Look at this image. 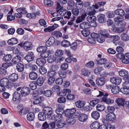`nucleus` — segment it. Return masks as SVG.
I'll list each match as a JSON object with an SVG mask.
<instances>
[{
	"mask_svg": "<svg viewBox=\"0 0 129 129\" xmlns=\"http://www.w3.org/2000/svg\"><path fill=\"white\" fill-rule=\"evenodd\" d=\"M52 35L56 38H59L62 36V34L60 31H55L52 32Z\"/></svg>",
	"mask_w": 129,
	"mask_h": 129,
	"instance_id": "e433bc0d",
	"label": "nucleus"
},
{
	"mask_svg": "<svg viewBox=\"0 0 129 129\" xmlns=\"http://www.w3.org/2000/svg\"><path fill=\"white\" fill-rule=\"evenodd\" d=\"M17 71L19 72H22L24 70V66L23 64L21 63H18L16 66Z\"/></svg>",
	"mask_w": 129,
	"mask_h": 129,
	"instance_id": "473e14b6",
	"label": "nucleus"
},
{
	"mask_svg": "<svg viewBox=\"0 0 129 129\" xmlns=\"http://www.w3.org/2000/svg\"><path fill=\"white\" fill-rule=\"evenodd\" d=\"M119 74L120 76H125L124 77L128 75H127L128 74L127 71L125 70L119 71Z\"/></svg>",
	"mask_w": 129,
	"mask_h": 129,
	"instance_id": "bf43d9fd",
	"label": "nucleus"
},
{
	"mask_svg": "<svg viewBox=\"0 0 129 129\" xmlns=\"http://www.w3.org/2000/svg\"><path fill=\"white\" fill-rule=\"evenodd\" d=\"M107 61V60L104 58H100L97 61V63L98 64L101 65L104 64Z\"/></svg>",
	"mask_w": 129,
	"mask_h": 129,
	"instance_id": "6e6d98bb",
	"label": "nucleus"
},
{
	"mask_svg": "<svg viewBox=\"0 0 129 129\" xmlns=\"http://www.w3.org/2000/svg\"><path fill=\"white\" fill-rule=\"evenodd\" d=\"M106 81V79L104 78H99L96 79V83L98 86H102L105 84Z\"/></svg>",
	"mask_w": 129,
	"mask_h": 129,
	"instance_id": "dca6fc26",
	"label": "nucleus"
},
{
	"mask_svg": "<svg viewBox=\"0 0 129 129\" xmlns=\"http://www.w3.org/2000/svg\"><path fill=\"white\" fill-rule=\"evenodd\" d=\"M46 115L44 112H40L38 115L39 119L40 121H44L46 118Z\"/></svg>",
	"mask_w": 129,
	"mask_h": 129,
	"instance_id": "bb28decb",
	"label": "nucleus"
},
{
	"mask_svg": "<svg viewBox=\"0 0 129 129\" xmlns=\"http://www.w3.org/2000/svg\"><path fill=\"white\" fill-rule=\"evenodd\" d=\"M87 13L83 9H82L80 11V16L77 18L76 20L77 23H80L84 20L86 17L87 16Z\"/></svg>",
	"mask_w": 129,
	"mask_h": 129,
	"instance_id": "f257e3e1",
	"label": "nucleus"
},
{
	"mask_svg": "<svg viewBox=\"0 0 129 129\" xmlns=\"http://www.w3.org/2000/svg\"><path fill=\"white\" fill-rule=\"evenodd\" d=\"M0 84L9 89L12 87L8 79L6 78H3L0 80Z\"/></svg>",
	"mask_w": 129,
	"mask_h": 129,
	"instance_id": "7ed1b4c3",
	"label": "nucleus"
},
{
	"mask_svg": "<svg viewBox=\"0 0 129 129\" xmlns=\"http://www.w3.org/2000/svg\"><path fill=\"white\" fill-rule=\"evenodd\" d=\"M38 75L37 73L34 72H31L29 74V78L31 80H34L37 79Z\"/></svg>",
	"mask_w": 129,
	"mask_h": 129,
	"instance_id": "cd10ccee",
	"label": "nucleus"
},
{
	"mask_svg": "<svg viewBox=\"0 0 129 129\" xmlns=\"http://www.w3.org/2000/svg\"><path fill=\"white\" fill-rule=\"evenodd\" d=\"M76 111V109L74 108H73L71 109H67L65 111V114L66 116H68L70 115L73 116Z\"/></svg>",
	"mask_w": 129,
	"mask_h": 129,
	"instance_id": "9d476101",
	"label": "nucleus"
},
{
	"mask_svg": "<svg viewBox=\"0 0 129 129\" xmlns=\"http://www.w3.org/2000/svg\"><path fill=\"white\" fill-rule=\"evenodd\" d=\"M25 59L28 62L32 61L34 59V53L32 51L28 52L27 54L24 57Z\"/></svg>",
	"mask_w": 129,
	"mask_h": 129,
	"instance_id": "423d86ee",
	"label": "nucleus"
},
{
	"mask_svg": "<svg viewBox=\"0 0 129 129\" xmlns=\"http://www.w3.org/2000/svg\"><path fill=\"white\" fill-rule=\"evenodd\" d=\"M121 39L124 41H128L129 39V36L126 34L123 33L121 36Z\"/></svg>",
	"mask_w": 129,
	"mask_h": 129,
	"instance_id": "864d4df0",
	"label": "nucleus"
},
{
	"mask_svg": "<svg viewBox=\"0 0 129 129\" xmlns=\"http://www.w3.org/2000/svg\"><path fill=\"white\" fill-rule=\"evenodd\" d=\"M97 17L99 23H103L106 22L105 15L104 14H100L97 16Z\"/></svg>",
	"mask_w": 129,
	"mask_h": 129,
	"instance_id": "0eeeda50",
	"label": "nucleus"
},
{
	"mask_svg": "<svg viewBox=\"0 0 129 129\" xmlns=\"http://www.w3.org/2000/svg\"><path fill=\"white\" fill-rule=\"evenodd\" d=\"M71 91L70 89H64L63 91L57 93V94L60 95L61 96H65L66 95L67 93H70Z\"/></svg>",
	"mask_w": 129,
	"mask_h": 129,
	"instance_id": "5701e85b",
	"label": "nucleus"
},
{
	"mask_svg": "<svg viewBox=\"0 0 129 129\" xmlns=\"http://www.w3.org/2000/svg\"><path fill=\"white\" fill-rule=\"evenodd\" d=\"M126 28L124 27H117L115 28V32L119 33L125 31Z\"/></svg>",
	"mask_w": 129,
	"mask_h": 129,
	"instance_id": "09e8293b",
	"label": "nucleus"
},
{
	"mask_svg": "<svg viewBox=\"0 0 129 129\" xmlns=\"http://www.w3.org/2000/svg\"><path fill=\"white\" fill-rule=\"evenodd\" d=\"M52 120H55L56 121L61 120L63 118L62 114H57L54 118H50Z\"/></svg>",
	"mask_w": 129,
	"mask_h": 129,
	"instance_id": "4d7b16f0",
	"label": "nucleus"
},
{
	"mask_svg": "<svg viewBox=\"0 0 129 129\" xmlns=\"http://www.w3.org/2000/svg\"><path fill=\"white\" fill-rule=\"evenodd\" d=\"M27 117L28 120L31 121H32L35 118L34 114L33 112H30L27 114Z\"/></svg>",
	"mask_w": 129,
	"mask_h": 129,
	"instance_id": "c9c22d12",
	"label": "nucleus"
},
{
	"mask_svg": "<svg viewBox=\"0 0 129 129\" xmlns=\"http://www.w3.org/2000/svg\"><path fill=\"white\" fill-rule=\"evenodd\" d=\"M98 33L106 38H109L110 36L108 32L106 30H100L98 31Z\"/></svg>",
	"mask_w": 129,
	"mask_h": 129,
	"instance_id": "412c9836",
	"label": "nucleus"
},
{
	"mask_svg": "<svg viewBox=\"0 0 129 129\" xmlns=\"http://www.w3.org/2000/svg\"><path fill=\"white\" fill-rule=\"evenodd\" d=\"M124 79L126 80L124 83L123 87L124 88H127L129 89V75H127L124 77Z\"/></svg>",
	"mask_w": 129,
	"mask_h": 129,
	"instance_id": "c85d7f7f",
	"label": "nucleus"
},
{
	"mask_svg": "<svg viewBox=\"0 0 129 129\" xmlns=\"http://www.w3.org/2000/svg\"><path fill=\"white\" fill-rule=\"evenodd\" d=\"M43 112L46 115L49 116L52 113V108L49 107H46L44 108Z\"/></svg>",
	"mask_w": 129,
	"mask_h": 129,
	"instance_id": "1a4fd4ad",
	"label": "nucleus"
},
{
	"mask_svg": "<svg viewBox=\"0 0 129 129\" xmlns=\"http://www.w3.org/2000/svg\"><path fill=\"white\" fill-rule=\"evenodd\" d=\"M75 4V3L73 1L69 2L68 3L67 9L68 10L72 9Z\"/></svg>",
	"mask_w": 129,
	"mask_h": 129,
	"instance_id": "a19ab883",
	"label": "nucleus"
},
{
	"mask_svg": "<svg viewBox=\"0 0 129 129\" xmlns=\"http://www.w3.org/2000/svg\"><path fill=\"white\" fill-rule=\"evenodd\" d=\"M109 38L111 39L114 43V42L119 40L120 39V37L117 35L110 36Z\"/></svg>",
	"mask_w": 129,
	"mask_h": 129,
	"instance_id": "13d9d810",
	"label": "nucleus"
},
{
	"mask_svg": "<svg viewBox=\"0 0 129 129\" xmlns=\"http://www.w3.org/2000/svg\"><path fill=\"white\" fill-rule=\"evenodd\" d=\"M44 3L45 5L49 7L52 6L53 5V2L51 0H44Z\"/></svg>",
	"mask_w": 129,
	"mask_h": 129,
	"instance_id": "49530a36",
	"label": "nucleus"
},
{
	"mask_svg": "<svg viewBox=\"0 0 129 129\" xmlns=\"http://www.w3.org/2000/svg\"><path fill=\"white\" fill-rule=\"evenodd\" d=\"M30 90V89L27 87L22 88L21 90V95L23 96H27L29 93Z\"/></svg>",
	"mask_w": 129,
	"mask_h": 129,
	"instance_id": "39448f33",
	"label": "nucleus"
},
{
	"mask_svg": "<svg viewBox=\"0 0 129 129\" xmlns=\"http://www.w3.org/2000/svg\"><path fill=\"white\" fill-rule=\"evenodd\" d=\"M46 60L45 58H38L36 61V63L39 66H42L46 63Z\"/></svg>",
	"mask_w": 129,
	"mask_h": 129,
	"instance_id": "ddd939ff",
	"label": "nucleus"
},
{
	"mask_svg": "<svg viewBox=\"0 0 129 129\" xmlns=\"http://www.w3.org/2000/svg\"><path fill=\"white\" fill-rule=\"evenodd\" d=\"M66 101V98L63 96H61L58 98L57 100V101L58 103H64Z\"/></svg>",
	"mask_w": 129,
	"mask_h": 129,
	"instance_id": "774afa93",
	"label": "nucleus"
},
{
	"mask_svg": "<svg viewBox=\"0 0 129 129\" xmlns=\"http://www.w3.org/2000/svg\"><path fill=\"white\" fill-rule=\"evenodd\" d=\"M81 72L82 74L84 76H88L90 74L89 71L85 69H83Z\"/></svg>",
	"mask_w": 129,
	"mask_h": 129,
	"instance_id": "79ce46f5",
	"label": "nucleus"
},
{
	"mask_svg": "<svg viewBox=\"0 0 129 129\" xmlns=\"http://www.w3.org/2000/svg\"><path fill=\"white\" fill-rule=\"evenodd\" d=\"M21 60V57L19 55H17L13 58L11 60V63L12 64H15L19 62Z\"/></svg>",
	"mask_w": 129,
	"mask_h": 129,
	"instance_id": "6ab92c4d",
	"label": "nucleus"
},
{
	"mask_svg": "<svg viewBox=\"0 0 129 129\" xmlns=\"http://www.w3.org/2000/svg\"><path fill=\"white\" fill-rule=\"evenodd\" d=\"M16 11L18 13L21 14H26L27 13V11L25 10L24 8H20L17 9Z\"/></svg>",
	"mask_w": 129,
	"mask_h": 129,
	"instance_id": "ea45409f",
	"label": "nucleus"
},
{
	"mask_svg": "<svg viewBox=\"0 0 129 129\" xmlns=\"http://www.w3.org/2000/svg\"><path fill=\"white\" fill-rule=\"evenodd\" d=\"M87 20L88 22L91 23L92 26L95 27L97 26L96 18L94 16L91 15H89L87 17Z\"/></svg>",
	"mask_w": 129,
	"mask_h": 129,
	"instance_id": "f03ea898",
	"label": "nucleus"
},
{
	"mask_svg": "<svg viewBox=\"0 0 129 129\" xmlns=\"http://www.w3.org/2000/svg\"><path fill=\"white\" fill-rule=\"evenodd\" d=\"M96 110L99 111H102L105 110V106L103 105L98 104L96 107Z\"/></svg>",
	"mask_w": 129,
	"mask_h": 129,
	"instance_id": "8fccbe9b",
	"label": "nucleus"
},
{
	"mask_svg": "<svg viewBox=\"0 0 129 129\" xmlns=\"http://www.w3.org/2000/svg\"><path fill=\"white\" fill-rule=\"evenodd\" d=\"M56 75V72L51 70L48 72L47 74L48 76L49 77H54Z\"/></svg>",
	"mask_w": 129,
	"mask_h": 129,
	"instance_id": "680f3d73",
	"label": "nucleus"
},
{
	"mask_svg": "<svg viewBox=\"0 0 129 129\" xmlns=\"http://www.w3.org/2000/svg\"><path fill=\"white\" fill-rule=\"evenodd\" d=\"M66 116L67 117L66 121L68 123L71 124H73L75 123V120L74 119V117L73 116L70 115Z\"/></svg>",
	"mask_w": 129,
	"mask_h": 129,
	"instance_id": "393cba45",
	"label": "nucleus"
},
{
	"mask_svg": "<svg viewBox=\"0 0 129 129\" xmlns=\"http://www.w3.org/2000/svg\"><path fill=\"white\" fill-rule=\"evenodd\" d=\"M65 123L62 120L58 121L56 122L57 126L59 128H62L64 126Z\"/></svg>",
	"mask_w": 129,
	"mask_h": 129,
	"instance_id": "de8ad7c7",
	"label": "nucleus"
},
{
	"mask_svg": "<svg viewBox=\"0 0 129 129\" xmlns=\"http://www.w3.org/2000/svg\"><path fill=\"white\" fill-rule=\"evenodd\" d=\"M120 91L123 93L127 94H129V89L127 88H124V87L121 88L120 89Z\"/></svg>",
	"mask_w": 129,
	"mask_h": 129,
	"instance_id": "5fc2aeb1",
	"label": "nucleus"
},
{
	"mask_svg": "<svg viewBox=\"0 0 129 129\" xmlns=\"http://www.w3.org/2000/svg\"><path fill=\"white\" fill-rule=\"evenodd\" d=\"M12 58V55L10 54H8L7 55L4 57L3 60L5 62H8L10 61Z\"/></svg>",
	"mask_w": 129,
	"mask_h": 129,
	"instance_id": "a18cd8bd",
	"label": "nucleus"
},
{
	"mask_svg": "<svg viewBox=\"0 0 129 129\" xmlns=\"http://www.w3.org/2000/svg\"><path fill=\"white\" fill-rule=\"evenodd\" d=\"M19 44L20 46H22L23 47L24 49L26 51L29 50H31L33 47V45L32 43L29 42H24L22 45Z\"/></svg>",
	"mask_w": 129,
	"mask_h": 129,
	"instance_id": "20e7f679",
	"label": "nucleus"
},
{
	"mask_svg": "<svg viewBox=\"0 0 129 129\" xmlns=\"http://www.w3.org/2000/svg\"><path fill=\"white\" fill-rule=\"evenodd\" d=\"M88 118V116L85 114H79L78 117L79 120L81 122H84L86 121Z\"/></svg>",
	"mask_w": 129,
	"mask_h": 129,
	"instance_id": "f3484780",
	"label": "nucleus"
},
{
	"mask_svg": "<svg viewBox=\"0 0 129 129\" xmlns=\"http://www.w3.org/2000/svg\"><path fill=\"white\" fill-rule=\"evenodd\" d=\"M99 126V123L96 121H95L90 124V127L91 129H98Z\"/></svg>",
	"mask_w": 129,
	"mask_h": 129,
	"instance_id": "72a5a7b5",
	"label": "nucleus"
},
{
	"mask_svg": "<svg viewBox=\"0 0 129 129\" xmlns=\"http://www.w3.org/2000/svg\"><path fill=\"white\" fill-rule=\"evenodd\" d=\"M50 53V51H43L41 54L40 56L42 58H45L47 57Z\"/></svg>",
	"mask_w": 129,
	"mask_h": 129,
	"instance_id": "58836bf2",
	"label": "nucleus"
},
{
	"mask_svg": "<svg viewBox=\"0 0 129 129\" xmlns=\"http://www.w3.org/2000/svg\"><path fill=\"white\" fill-rule=\"evenodd\" d=\"M91 115L93 118L95 120H97L100 117V114L97 111H93L91 113Z\"/></svg>",
	"mask_w": 129,
	"mask_h": 129,
	"instance_id": "a878e982",
	"label": "nucleus"
},
{
	"mask_svg": "<svg viewBox=\"0 0 129 129\" xmlns=\"http://www.w3.org/2000/svg\"><path fill=\"white\" fill-rule=\"evenodd\" d=\"M91 26L88 22H84L80 24L79 27L81 29H85L90 28Z\"/></svg>",
	"mask_w": 129,
	"mask_h": 129,
	"instance_id": "2eb2a0df",
	"label": "nucleus"
},
{
	"mask_svg": "<svg viewBox=\"0 0 129 129\" xmlns=\"http://www.w3.org/2000/svg\"><path fill=\"white\" fill-rule=\"evenodd\" d=\"M70 44V43L69 41L65 40H63L61 43L62 46L64 47H68Z\"/></svg>",
	"mask_w": 129,
	"mask_h": 129,
	"instance_id": "37998d69",
	"label": "nucleus"
},
{
	"mask_svg": "<svg viewBox=\"0 0 129 129\" xmlns=\"http://www.w3.org/2000/svg\"><path fill=\"white\" fill-rule=\"evenodd\" d=\"M52 93V91L50 90H48L44 91V94L47 97H49L51 96Z\"/></svg>",
	"mask_w": 129,
	"mask_h": 129,
	"instance_id": "e2e57ef3",
	"label": "nucleus"
},
{
	"mask_svg": "<svg viewBox=\"0 0 129 129\" xmlns=\"http://www.w3.org/2000/svg\"><path fill=\"white\" fill-rule=\"evenodd\" d=\"M55 39L53 37H50L46 42V45L48 47L52 46L55 43Z\"/></svg>",
	"mask_w": 129,
	"mask_h": 129,
	"instance_id": "f8f14e48",
	"label": "nucleus"
},
{
	"mask_svg": "<svg viewBox=\"0 0 129 129\" xmlns=\"http://www.w3.org/2000/svg\"><path fill=\"white\" fill-rule=\"evenodd\" d=\"M21 95L20 93L17 91L14 92L13 95V100L14 101L18 100L20 97Z\"/></svg>",
	"mask_w": 129,
	"mask_h": 129,
	"instance_id": "7c9ffc66",
	"label": "nucleus"
},
{
	"mask_svg": "<svg viewBox=\"0 0 129 129\" xmlns=\"http://www.w3.org/2000/svg\"><path fill=\"white\" fill-rule=\"evenodd\" d=\"M29 85L32 90H34L37 88V85L36 83H35L34 81H33L30 83Z\"/></svg>",
	"mask_w": 129,
	"mask_h": 129,
	"instance_id": "0e129e2a",
	"label": "nucleus"
},
{
	"mask_svg": "<svg viewBox=\"0 0 129 129\" xmlns=\"http://www.w3.org/2000/svg\"><path fill=\"white\" fill-rule=\"evenodd\" d=\"M103 69V68L102 67H98L94 70V73L96 74H98Z\"/></svg>",
	"mask_w": 129,
	"mask_h": 129,
	"instance_id": "3c124183",
	"label": "nucleus"
},
{
	"mask_svg": "<svg viewBox=\"0 0 129 129\" xmlns=\"http://www.w3.org/2000/svg\"><path fill=\"white\" fill-rule=\"evenodd\" d=\"M9 78L13 82L16 81L18 78V75L15 73H13L9 76Z\"/></svg>",
	"mask_w": 129,
	"mask_h": 129,
	"instance_id": "b1692460",
	"label": "nucleus"
},
{
	"mask_svg": "<svg viewBox=\"0 0 129 129\" xmlns=\"http://www.w3.org/2000/svg\"><path fill=\"white\" fill-rule=\"evenodd\" d=\"M39 14V13H37L35 14L28 13L27 14L26 17L29 19H34L35 18L36 15Z\"/></svg>",
	"mask_w": 129,
	"mask_h": 129,
	"instance_id": "c03bdc74",
	"label": "nucleus"
},
{
	"mask_svg": "<svg viewBox=\"0 0 129 129\" xmlns=\"http://www.w3.org/2000/svg\"><path fill=\"white\" fill-rule=\"evenodd\" d=\"M46 79V77L45 76L39 77L37 80L36 84L39 86H42L44 82Z\"/></svg>",
	"mask_w": 129,
	"mask_h": 129,
	"instance_id": "9b49d317",
	"label": "nucleus"
},
{
	"mask_svg": "<svg viewBox=\"0 0 129 129\" xmlns=\"http://www.w3.org/2000/svg\"><path fill=\"white\" fill-rule=\"evenodd\" d=\"M85 104V102L82 101H78L75 102V105L76 106L79 108L83 107Z\"/></svg>",
	"mask_w": 129,
	"mask_h": 129,
	"instance_id": "c756f323",
	"label": "nucleus"
},
{
	"mask_svg": "<svg viewBox=\"0 0 129 129\" xmlns=\"http://www.w3.org/2000/svg\"><path fill=\"white\" fill-rule=\"evenodd\" d=\"M106 118L108 121H113L116 119L115 114L113 113H109L106 116Z\"/></svg>",
	"mask_w": 129,
	"mask_h": 129,
	"instance_id": "a211bd4d",
	"label": "nucleus"
},
{
	"mask_svg": "<svg viewBox=\"0 0 129 129\" xmlns=\"http://www.w3.org/2000/svg\"><path fill=\"white\" fill-rule=\"evenodd\" d=\"M124 101L125 100L123 98H118L116 100V102L118 106H123Z\"/></svg>",
	"mask_w": 129,
	"mask_h": 129,
	"instance_id": "4c0bfd02",
	"label": "nucleus"
},
{
	"mask_svg": "<svg viewBox=\"0 0 129 129\" xmlns=\"http://www.w3.org/2000/svg\"><path fill=\"white\" fill-rule=\"evenodd\" d=\"M99 102V100L96 99L90 101L89 104L91 106L94 107L96 105L98 104Z\"/></svg>",
	"mask_w": 129,
	"mask_h": 129,
	"instance_id": "052dcab7",
	"label": "nucleus"
},
{
	"mask_svg": "<svg viewBox=\"0 0 129 129\" xmlns=\"http://www.w3.org/2000/svg\"><path fill=\"white\" fill-rule=\"evenodd\" d=\"M114 12L116 14L121 16H123L125 15L124 11L121 9H117Z\"/></svg>",
	"mask_w": 129,
	"mask_h": 129,
	"instance_id": "2f4dec72",
	"label": "nucleus"
},
{
	"mask_svg": "<svg viewBox=\"0 0 129 129\" xmlns=\"http://www.w3.org/2000/svg\"><path fill=\"white\" fill-rule=\"evenodd\" d=\"M119 87L117 86H113L111 89L112 92L114 94H117L118 93L119 91H120Z\"/></svg>",
	"mask_w": 129,
	"mask_h": 129,
	"instance_id": "f704fd0d",
	"label": "nucleus"
},
{
	"mask_svg": "<svg viewBox=\"0 0 129 129\" xmlns=\"http://www.w3.org/2000/svg\"><path fill=\"white\" fill-rule=\"evenodd\" d=\"M47 48L46 46H41L38 47L37 49V51L40 53L42 52L43 51H46Z\"/></svg>",
	"mask_w": 129,
	"mask_h": 129,
	"instance_id": "603ef678",
	"label": "nucleus"
},
{
	"mask_svg": "<svg viewBox=\"0 0 129 129\" xmlns=\"http://www.w3.org/2000/svg\"><path fill=\"white\" fill-rule=\"evenodd\" d=\"M18 42L17 39L12 38L9 40L7 41L8 44L9 45H13L17 44Z\"/></svg>",
	"mask_w": 129,
	"mask_h": 129,
	"instance_id": "4be33fe9",
	"label": "nucleus"
},
{
	"mask_svg": "<svg viewBox=\"0 0 129 129\" xmlns=\"http://www.w3.org/2000/svg\"><path fill=\"white\" fill-rule=\"evenodd\" d=\"M93 7H91L89 8H88L87 9V13L88 15H93L94 14L96 11L95 9V6L93 5Z\"/></svg>",
	"mask_w": 129,
	"mask_h": 129,
	"instance_id": "aec40b11",
	"label": "nucleus"
},
{
	"mask_svg": "<svg viewBox=\"0 0 129 129\" xmlns=\"http://www.w3.org/2000/svg\"><path fill=\"white\" fill-rule=\"evenodd\" d=\"M40 73L42 75H44L47 72V70L44 67H42L40 68L39 69Z\"/></svg>",
	"mask_w": 129,
	"mask_h": 129,
	"instance_id": "69168bd1",
	"label": "nucleus"
},
{
	"mask_svg": "<svg viewBox=\"0 0 129 129\" xmlns=\"http://www.w3.org/2000/svg\"><path fill=\"white\" fill-rule=\"evenodd\" d=\"M58 74L61 78H64L66 77V73L65 72L61 71H59L58 72Z\"/></svg>",
	"mask_w": 129,
	"mask_h": 129,
	"instance_id": "338daca9",
	"label": "nucleus"
},
{
	"mask_svg": "<svg viewBox=\"0 0 129 129\" xmlns=\"http://www.w3.org/2000/svg\"><path fill=\"white\" fill-rule=\"evenodd\" d=\"M102 101L104 102L108 105L113 104L114 102V100L112 98H107L104 97V98H102Z\"/></svg>",
	"mask_w": 129,
	"mask_h": 129,
	"instance_id": "4468645a",
	"label": "nucleus"
},
{
	"mask_svg": "<svg viewBox=\"0 0 129 129\" xmlns=\"http://www.w3.org/2000/svg\"><path fill=\"white\" fill-rule=\"evenodd\" d=\"M110 81L113 84L116 85H118L121 83V79L118 77H113L110 78Z\"/></svg>",
	"mask_w": 129,
	"mask_h": 129,
	"instance_id": "6e6552de",
	"label": "nucleus"
}]
</instances>
